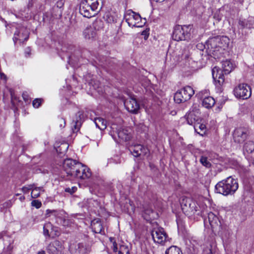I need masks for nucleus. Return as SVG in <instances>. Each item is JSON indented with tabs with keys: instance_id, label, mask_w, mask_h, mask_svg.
I'll list each match as a JSON object with an SVG mask.
<instances>
[{
	"instance_id": "9d476101",
	"label": "nucleus",
	"mask_w": 254,
	"mask_h": 254,
	"mask_svg": "<svg viewBox=\"0 0 254 254\" xmlns=\"http://www.w3.org/2000/svg\"><path fill=\"white\" fill-rule=\"evenodd\" d=\"M43 234L46 237L54 239L59 236L61 232L59 228L54 226L51 223L48 222L43 226Z\"/></svg>"
},
{
	"instance_id": "c9c22d12",
	"label": "nucleus",
	"mask_w": 254,
	"mask_h": 254,
	"mask_svg": "<svg viewBox=\"0 0 254 254\" xmlns=\"http://www.w3.org/2000/svg\"><path fill=\"white\" fill-rule=\"evenodd\" d=\"M200 163L207 168H210L211 167V163L208 161L207 158L204 156H201L200 160Z\"/></svg>"
},
{
	"instance_id": "864d4df0",
	"label": "nucleus",
	"mask_w": 254,
	"mask_h": 254,
	"mask_svg": "<svg viewBox=\"0 0 254 254\" xmlns=\"http://www.w3.org/2000/svg\"><path fill=\"white\" fill-rule=\"evenodd\" d=\"M0 79L5 80L6 79V75L2 72H0Z\"/></svg>"
},
{
	"instance_id": "58836bf2",
	"label": "nucleus",
	"mask_w": 254,
	"mask_h": 254,
	"mask_svg": "<svg viewBox=\"0 0 254 254\" xmlns=\"http://www.w3.org/2000/svg\"><path fill=\"white\" fill-rule=\"evenodd\" d=\"M43 101V100L41 98L35 99L33 101V103H32L33 107L35 108H39L41 106Z\"/></svg>"
},
{
	"instance_id": "cd10ccee",
	"label": "nucleus",
	"mask_w": 254,
	"mask_h": 254,
	"mask_svg": "<svg viewBox=\"0 0 254 254\" xmlns=\"http://www.w3.org/2000/svg\"><path fill=\"white\" fill-rule=\"evenodd\" d=\"M214 99L210 96L205 97L202 102V105L205 108L209 109L212 108L215 104Z\"/></svg>"
},
{
	"instance_id": "a211bd4d",
	"label": "nucleus",
	"mask_w": 254,
	"mask_h": 254,
	"mask_svg": "<svg viewBox=\"0 0 254 254\" xmlns=\"http://www.w3.org/2000/svg\"><path fill=\"white\" fill-rule=\"evenodd\" d=\"M130 12L132 14L129 15V17L125 18L126 21L128 23V25L132 27H141L142 25H137L138 21L141 20L140 15L132 11H131Z\"/></svg>"
},
{
	"instance_id": "c85d7f7f",
	"label": "nucleus",
	"mask_w": 254,
	"mask_h": 254,
	"mask_svg": "<svg viewBox=\"0 0 254 254\" xmlns=\"http://www.w3.org/2000/svg\"><path fill=\"white\" fill-rule=\"evenodd\" d=\"M254 151V142L252 141L249 140L245 143L243 147L244 154L246 155V153L248 154L252 153Z\"/></svg>"
},
{
	"instance_id": "bf43d9fd",
	"label": "nucleus",
	"mask_w": 254,
	"mask_h": 254,
	"mask_svg": "<svg viewBox=\"0 0 254 254\" xmlns=\"http://www.w3.org/2000/svg\"><path fill=\"white\" fill-rule=\"evenodd\" d=\"M37 254H46V253L44 251H41L39 252Z\"/></svg>"
},
{
	"instance_id": "9b49d317",
	"label": "nucleus",
	"mask_w": 254,
	"mask_h": 254,
	"mask_svg": "<svg viewBox=\"0 0 254 254\" xmlns=\"http://www.w3.org/2000/svg\"><path fill=\"white\" fill-rule=\"evenodd\" d=\"M208 219L212 230L214 233H219L222 230V224L219 218L213 212L208 214Z\"/></svg>"
},
{
	"instance_id": "13d9d810",
	"label": "nucleus",
	"mask_w": 254,
	"mask_h": 254,
	"mask_svg": "<svg viewBox=\"0 0 254 254\" xmlns=\"http://www.w3.org/2000/svg\"><path fill=\"white\" fill-rule=\"evenodd\" d=\"M54 211H55V210H51L48 209L46 211V212H47L46 213V215H48L50 212H54Z\"/></svg>"
},
{
	"instance_id": "37998d69",
	"label": "nucleus",
	"mask_w": 254,
	"mask_h": 254,
	"mask_svg": "<svg viewBox=\"0 0 254 254\" xmlns=\"http://www.w3.org/2000/svg\"><path fill=\"white\" fill-rule=\"evenodd\" d=\"M222 16L223 15L220 13V11H217L214 14L213 18L219 22L222 19Z\"/></svg>"
},
{
	"instance_id": "f03ea898",
	"label": "nucleus",
	"mask_w": 254,
	"mask_h": 254,
	"mask_svg": "<svg viewBox=\"0 0 254 254\" xmlns=\"http://www.w3.org/2000/svg\"><path fill=\"white\" fill-rule=\"evenodd\" d=\"M238 189L237 180L231 176L219 182L215 186V191L224 195L233 194Z\"/></svg>"
},
{
	"instance_id": "473e14b6",
	"label": "nucleus",
	"mask_w": 254,
	"mask_h": 254,
	"mask_svg": "<svg viewBox=\"0 0 254 254\" xmlns=\"http://www.w3.org/2000/svg\"><path fill=\"white\" fill-rule=\"evenodd\" d=\"M95 124L97 127L101 130H104L106 128V121L101 118H98L95 120Z\"/></svg>"
},
{
	"instance_id": "f704fd0d",
	"label": "nucleus",
	"mask_w": 254,
	"mask_h": 254,
	"mask_svg": "<svg viewBox=\"0 0 254 254\" xmlns=\"http://www.w3.org/2000/svg\"><path fill=\"white\" fill-rule=\"evenodd\" d=\"M91 26L97 31L104 27V22L100 19H96Z\"/></svg>"
},
{
	"instance_id": "4c0bfd02",
	"label": "nucleus",
	"mask_w": 254,
	"mask_h": 254,
	"mask_svg": "<svg viewBox=\"0 0 254 254\" xmlns=\"http://www.w3.org/2000/svg\"><path fill=\"white\" fill-rule=\"evenodd\" d=\"M68 148V145L67 143H62L57 149V152L60 153H64Z\"/></svg>"
},
{
	"instance_id": "4d7b16f0",
	"label": "nucleus",
	"mask_w": 254,
	"mask_h": 254,
	"mask_svg": "<svg viewBox=\"0 0 254 254\" xmlns=\"http://www.w3.org/2000/svg\"><path fill=\"white\" fill-rule=\"evenodd\" d=\"M113 251L115 252H117L118 250L117 244H116V242H114L113 243Z\"/></svg>"
},
{
	"instance_id": "7ed1b4c3",
	"label": "nucleus",
	"mask_w": 254,
	"mask_h": 254,
	"mask_svg": "<svg viewBox=\"0 0 254 254\" xmlns=\"http://www.w3.org/2000/svg\"><path fill=\"white\" fill-rule=\"evenodd\" d=\"M222 65V69L215 66L212 70V77L217 86H221L224 83V74L230 73L233 69V64L230 61H223Z\"/></svg>"
},
{
	"instance_id": "72a5a7b5",
	"label": "nucleus",
	"mask_w": 254,
	"mask_h": 254,
	"mask_svg": "<svg viewBox=\"0 0 254 254\" xmlns=\"http://www.w3.org/2000/svg\"><path fill=\"white\" fill-rule=\"evenodd\" d=\"M165 254H183V253L179 247L172 246L166 250Z\"/></svg>"
},
{
	"instance_id": "ddd939ff",
	"label": "nucleus",
	"mask_w": 254,
	"mask_h": 254,
	"mask_svg": "<svg viewBox=\"0 0 254 254\" xmlns=\"http://www.w3.org/2000/svg\"><path fill=\"white\" fill-rule=\"evenodd\" d=\"M69 250L72 254H86L89 248L83 243L75 242L70 245Z\"/></svg>"
},
{
	"instance_id": "f8f14e48",
	"label": "nucleus",
	"mask_w": 254,
	"mask_h": 254,
	"mask_svg": "<svg viewBox=\"0 0 254 254\" xmlns=\"http://www.w3.org/2000/svg\"><path fill=\"white\" fill-rule=\"evenodd\" d=\"M151 236L154 242L162 244L166 241L167 235L162 228H154L151 232Z\"/></svg>"
},
{
	"instance_id": "6ab92c4d",
	"label": "nucleus",
	"mask_w": 254,
	"mask_h": 254,
	"mask_svg": "<svg viewBox=\"0 0 254 254\" xmlns=\"http://www.w3.org/2000/svg\"><path fill=\"white\" fill-rule=\"evenodd\" d=\"M252 94L251 88L247 84H239V99L243 100L250 98Z\"/></svg>"
},
{
	"instance_id": "2eb2a0df",
	"label": "nucleus",
	"mask_w": 254,
	"mask_h": 254,
	"mask_svg": "<svg viewBox=\"0 0 254 254\" xmlns=\"http://www.w3.org/2000/svg\"><path fill=\"white\" fill-rule=\"evenodd\" d=\"M127 110L132 113L136 114L139 109V105L136 100L133 98L127 99L124 102Z\"/></svg>"
},
{
	"instance_id": "423d86ee",
	"label": "nucleus",
	"mask_w": 254,
	"mask_h": 254,
	"mask_svg": "<svg viewBox=\"0 0 254 254\" xmlns=\"http://www.w3.org/2000/svg\"><path fill=\"white\" fill-rule=\"evenodd\" d=\"M229 39L226 36L215 37L209 39L206 42V45L209 52L214 54V52L219 51V48L224 50L228 46Z\"/></svg>"
},
{
	"instance_id": "2f4dec72",
	"label": "nucleus",
	"mask_w": 254,
	"mask_h": 254,
	"mask_svg": "<svg viewBox=\"0 0 254 254\" xmlns=\"http://www.w3.org/2000/svg\"><path fill=\"white\" fill-rule=\"evenodd\" d=\"M154 212L152 208L149 207L144 208L143 217L146 220H149L151 218H154Z\"/></svg>"
},
{
	"instance_id": "49530a36",
	"label": "nucleus",
	"mask_w": 254,
	"mask_h": 254,
	"mask_svg": "<svg viewBox=\"0 0 254 254\" xmlns=\"http://www.w3.org/2000/svg\"><path fill=\"white\" fill-rule=\"evenodd\" d=\"M77 188L76 187H72L71 188H67L65 189V191L67 192H69L70 194H72L75 192Z\"/></svg>"
},
{
	"instance_id": "603ef678",
	"label": "nucleus",
	"mask_w": 254,
	"mask_h": 254,
	"mask_svg": "<svg viewBox=\"0 0 254 254\" xmlns=\"http://www.w3.org/2000/svg\"><path fill=\"white\" fill-rule=\"evenodd\" d=\"M22 97L24 99V100L26 102H28L29 100L28 96L27 94L25 93H23Z\"/></svg>"
},
{
	"instance_id": "0e129e2a",
	"label": "nucleus",
	"mask_w": 254,
	"mask_h": 254,
	"mask_svg": "<svg viewBox=\"0 0 254 254\" xmlns=\"http://www.w3.org/2000/svg\"><path fill=\"white\" fill-rule=\"evenodd\" d=\"M125 254H129V251L128 250V253H125Z\"/></svg>"
},
{
	"instance_id": "39448f33",
	"label": "nucleus",
	"mask_w": 254,
	"mask_h": 254,
	"mask_svg": "<svg viewBox=\"0 0 254 254\" xmlns=\"http://www.w3.org/2000/svg\"><path fill=\"white\" fill-rule=\"evenodd\" d=\"M192 25H178L175 26L172 34V38L177 41H189L192 37Z\"/></svg>"
},
{
	"instance_id": "052dcab7",
	"label": "nucleus",
	"mask_w": 254,
	"mask_h": 254,
	"mask_svg": "<svg viewBox=\"0 0 254 254\" xmlns=\"http://www.w3.org/2000/svg\"><path fill=\"white\" fill-rule=\"evenodd\" d=\"M1 254H10L8 252H3Z\"/></svg>"
},
{
	"instance_id": "6e6d98bb",
	"label": "nucleus",
	"mask_w": 254,
	"mask_h": 254,
	"mask_svg": "<svg viewBox=\"0 0 254 254\" xmlns=\"http://www.w3.org/2000/svg\"><path fill=\"white\" fill-rule=\"evenodd\" d=\"M217 156L218 155L215 153H211L209 156V157L212 159L217 158Z\"/></svg>"
},
{
	"instance_id": "a18cd8bd",
	"label": "nucleus",
	"mask_w": 254,
	"mask_h": 254,
	"mask_svg": "<svg viewBox=\"0 0 254 254\" xmlns=\"http://www.w3.org/2000/svg\"><path fill=\"white\" fill-rule=\"evenodd\" d=\"M106 20L109 23L114 22L115 21L114 17L109 14L106 15Z\"/></svg>"
},
{
	"instance_id": "7c9ffc66",
	"label": "nucleus",
	"mask_w": 254,
	"mask_h": 254,
	"mask_svg": "<svg viewBox=\"0 0 254 254\" xmlns=\"http://www.w3.org/2000/svg\"><path fill=\"white\" fill-rule=\"evenodd\" d=\"M194 128L198 134L203 136L206 132V126L203 124L197 123L194 125Z\"/></svg>"
},
{
	"instance_id": "4468645a",
	"label": "nucleus",
	"mask_w": 254,
	"mask_h": 254,
	"mask_svg": "<svg viewBox=\"0 0 254 254\" xmlns=\"http://www.w3.org/2000/svg\"><path fill=\"white\" fill-rule=\"evenodd\" d=\"M46 250L49 254H63L64 247L61 242L56 240L49 244Z\"/></svg>"
},
{
	"instance_id": "69168bd1",
	"label": "nucleus",
	"mask_w": 254,
	"mask_h": 254,
	"mask_svg": "<svg viewBox=\"0 0 254 254\" xmlns=\"http://www.w3.org/2000/svg\"><path fill=\"white\" fill-rule=\"evenodd\" d=\"M2 237V235L0 234V239Z\"/></svg>"
},
{
	"instance_id": "5fc2aeb1",
	"label": "nucleus",
	"mask_w": 254,
	"mask_h": 254,
	"mask_svg": "<svg viewBox=\"0 0 254 254\" xmlns=\"http://www.w3.org/2000/svg\"><path fill=\"white\" fill-rule=\"evenodd\" d=\"M149 167L150 169L154 171H155L157 170L156 167L153 164H150Z\"/></svg>"
},
{
	"instance_id": "20e7f679",
	"label": "nucleus",
	"mask_w": 254,
	"mask_h": 254,
	"mask_svg": "<svg viewBox=\"0 0 254 254\" xmlns=\"http://www.w3.org/2000/svg\"><path fill=\"white\" fill-rule=\"evenodd\" d=\"M98 0H82L80 3L79 12L84 17L90 18L99 11Z\"/></svg>"
},
{
	"instance_id": "3c124183",
	"label": "nucleus",
	"mask_w": 254,
	"mask_h": 254,
	"mask_svg": "<svg viewBox=\"0 0 254 254\" xmlns=\"http://www.w3.org/2000/svg\"><path fill=\"white\" fill-rule=\"evenodd\" d=\"M233 93H234V94L235 95V96L237 98H238V89H237V87L236 86L234 90H233Z\"/></svg>"
},
{
	"instance_id": "393cba45",
	"label": "nucleus",
	"mask_w": 254,
	"mask_h": 254,
	"mask_svg": "<svg viewBox=\"0 0 254 254\" xmlns=\"http://www.w3.org/2000/svg\"><path fill=\"white\" fill-rule=\"evenodd\" d=\"M81 204L82 207L92 209L93 207H95V205H98V202L93 199H84Z\"/></svg>"
},
{
	"instance_id": "f3484780",
	"label": "nucleus",
	"mask_w": 254,
	"mask_h": 254,
	"mask_svg": "<svg viewBox=\"0 0 254 254\" xmlns=\"http://www.w3.org/2000/svg\"><path fill=\"white\" fill-rule=\"evenodd\" d=\"M61 50L63 52L68 53L67 57L69 61L72 60L75 54L79 53V51L75 49L74 45L68 43L64 44L62 46Z\"/></svg>"
},
{
	"instance_id": "412c9836",
	"label": "nucleus",
	"mask_w": 254,
	"mask_h": 254,
	"mask_svg": "<svg viewBox=\"0 0 254 254\" xmlns=\"http://www.w3.org/2000/svg\"><path fill=\"white\" fill-rule=\"evenodd\" d=\"M199 113V110L196 107H192L189 111L187 115V120L189 125H192L196 124L195 121H197L198 117L196 114Z\"/></svg>"
},
{
	"instance_id": "e2e57ef3",
	"label": "nucleus",
	"mask_w": 254,
	"mask_h": 254,
	"mask_svg": "<svg viewBox=\"0 0 254 254\" xmlns=\"http://www.w3.org/2000/svg\"><path fill=\"white\" fill-rule=\"evenodd\" d=\"M7 203H4V204H3L4 206H7Z\"/></svg>"
},
{
	"instance_id": "c756f323",
	"label": "nucleus",
	"mask_w": 254,
	"mask_h": 254,
	"mask_svg": "<svg viewBox=\"0 0 254 254\" xmlns=\"http://www.w3.org/2000/svg\"><path fill=\"white\" fill-rule=\"evenodd\" d=\"M239 25L244 28H254V17H251L248 20L245 19L239 21Z\"/></svg>"
},
{
	"instance_id": "a19ab883",
	"label": "nucleus",
	"mask_w": 254,
	"mask_h": 254,
	"mask_svg": "<svg viewBox=\"0 0 254 254\" xmlns=\"http://www.w3.org/2000/svg\"><path fill=\"white\" fill-rule=\"evenodd\" d=\"M31 205L32 206L38 209L41 207L42 203L40 201L38 200H34L31 202Z\"/></svg>"
},
{
	"instance_id": "09e8293b",
	"label": "nucleus",
	"mask_w": 254,
	"mask_h": 254,
	"mask_svg": "<svg viewBox=\"0 0 254 254\" xmlns=\"http://www.w3.org/2000/svg\"><path fill=\"white\" fill-rule=\"evenodd\" d=\"M196 48L200 51H203V49L205 48V45H203L202 44H198L196 45Z\"/></svg>"
},
{
	"instance_id": "1a4fd4ad",
	"label": "nucleus",
	"mask_w": 254,
	"mask_h": 254,
	"mask_svg": "<svg viewBox=\"0 0 254 254\" xmlns=\"http://www.w3.org/2000/svg\"><path fill=\"white\" fill-rule=\"evenodd\" d=\"M29 32L26 27L21 24H17L14 33L13 40L15 44L19 42L22 43L29 38Z\"/></svg>"
},
{
	"instance_id": "dca6fc26",
	"label": "nucleus",
	"mask_w": 254,
	"mask_h": 254,
	"mask_svg": "<svg viewBox=\"0 0 254 254\" xmlns=\"http://www.w3.org/2000/svg\"><path fill=\"white\" fill-rule=\"evenodd\" d=\"M129 151L135 157H137L141 155H145L149 152L148 148L140 144H135L132 146H130L129 148Z\"/></svg>"
},
{
	"instance_id": "6e6552de",
	"label": "nucleus",
	"mask_w": 254,
	"mask_h": 254,
	"mask_svg": "<svg viewBox=\"0 0 254 254\" xmlns=\"http://www.w3.org/2000/svg\"><path fill=\"white\" fill-rule=\"evenodd\" d=\"M194 94L193 88L190 86H187L178 90L174 95V99L177 103L180 104L190 100Z\"/></svg>"
},
{
	"instance_id": "4be33fe9",
	"label": "nucleus",
	"mask_w": 254,
	"mask_h": 254,
	"mask_svg": "<svg viewBox=\"0 0 254 254\" xmlns=\"http://www.w3.org/2000/svg\"><path fill=\"white\" fill-rule=\"evenodd\" d=\"M92 231L95 233L103 234L104 233V229L99 218L94 219L91 223Z\"/></svg>"
},
{
	"instance_id": "aec40b11",
	"label": "nucleus",
	"mask_w": 254,
	"mask_h": 254,
	"mask_svg": "<svg viewBox=\"0 0 254 254\" xmlns=\"http://www.w3.org/2000/svg\"><path fill=\"white\" fill-rule=\"evenodd\" d=\"M84 116L83 111H79L76 114L75 119L73 120L72 129L73 131L79 130L82 122L84 121Z\"/></svg>"
},
{
	"instance_id": "79ce46f5",
	"label": "nucleus",
	"mask_w": 254,
	"mask_h": 254,
	"mask_svg": "<svg viewBox=\"0 0 254 254\" xmlns=\"http://www.w3.org/2000/svg\"><path fill=\"white\" fill-rule=\"evenodd\" d=\"M35 185L34 184L32 185H29L27 186H24L22 188V190L23 192L27 193L28 192V190H33V188L34 187Z\"/></svg>"
},
{
	"instance_id": "5701e85b",
	"label": "nucleus",
	"mask_w": 254,
	"mask_h": 254,
	"mask_svg": "<svg viewBox=\"0 0 254 254\" xmlns=\"http://www.w3.org/2000/svg\"><path fill=\"white\" fill-rule=\"evenodd\" d=\"M251 134V130L248 125L239 127V137L243 141L249 139Z\"/></svg>"
},
{
	"instance_id": "8fccbe9b",
	"label": "nucleus",
	"mask_w": 254,
	"mask_h": 254,
	"mask_svg": "<svg viewBox=\"0 0 254 254\" xmlns=\"http://www.w3.org/2000/svg\"><path fill=\"white\" fill-rule=\"evenodd\" d=\"M141 35L144 36L145 39H147L149 36V33L147 31L144 30L142 32Z\"/></svg>"
},
{
	"instance_id": "ea45409f",
	"label": "nucleus",
	"mask_w": 254,
	"mask_h": 254,
	"mask_svg": "<svg viewBox=\"0 0 254 254\" xmlns=\"http://www.w3.org/2000/svg\"><path fill=\"white\" fill-rule=\"evenodd\" d=\"M128 248L125 245H122L120 247L118 254H125V253H128Z\"/></svg>"
},
{
	"instance_id": "e433bc0d",
	"label": "nucleus",
	"mask_w": 254,
	"mask_h": 254,
	"mask_svg": "<svg viewBox=\"0 0 254 254\" xmlns=\"http://www.w3.org/2000/svg\"><path fill=\"white\" fill-rule=\"evenodd\" d=\"M42 189L40 187H34L31 192V197L34 198L38 197L40 196V191Z\"/></svg>"
},
{
	"instance_id": "338daca9",
	"label": "nucleus",
	"mask_w": 254,
	"mask_h": 254,
	"mask_svg": "<svg viewBox=\"0 0 254 254\" xmlns=\"http://www.w3.org/2000/svg\"><path fill=\"white\" fill-rule=\"evenodd\" d=\"M97 87H98V86H97ZM96 88V87H94V88Z\"/></svg>"
},
{
	"instance_id": "bb28decb",
	"label": "nucleus",
	"mask_w": 254,
	"mask_h": 254,
	"mask_svg": "<svg viewBox=\"0 0 254 254\" xmlns=\"http://www.w3.org/2000/svg\"><path fill=\"white\" fill-rule=\"evenodd\" d=\"M243 184L246 189L248 190L254 189V177L245 178Z\"/></svg>"
},
{
	"instance_id": "0eeeda50",
	"label": "nucleus",
	"mask_w": 254,
	"mask_h": 254,
	"mask_svg": "<svg viewBox=\"0 0 254 254\" xmlns=\"http://www.w3.org/2000/svg\"><path fill=\"white\" fill-rule=\"evenodd\" d=\"M180 203L183 211L187 216H191L197 211L196 203L191 198L183 196Z\"/></svg>"
},
{
	"instance_id": "c03bdc74",
	"label": "nucleus",
	"mask_w": 254,
	"mask_h": 254,
	"mask_svg": "<svg viewBox=\"0 0 254 254\" xmlns=\"http://www.w3.org/2000/svg\"><path fill=\"white\" fill-rule=\"evenodd\" d=\"M58 123L59 124V126L61 128H63L65 126V121L63 118H59Z\"/></svg>"
},
{
	"instance_id": "a878e982",
	"label": "nucleus",
	"mask_w": 254,
	"mask_h": 254,
	"mask_svg": "<svg viewBox=\"0 0 254 254\" xmlns=\"http://www.w3.org/2000/svg\"><path fill=\"white\" fill-rule=\"evenodd\" d=\"M117 134L119 138L123 141H127L130 138V135L127 129H120L118 130Z\"/></svg>"
},
{
	"instance_id": "680f3d73",
	"label": "nucleus",
	"mask_w": 254,
	"mask_h": 254,
	"mask_svg": "<svg viewBox=\"0 0 254 254\" xmlns=\"http://www.w3.org/2000/svg\"><path fill=\"white\" fill-rule=\"evenodd\" d=\"M32 3H30V2H29V3H28V6L29 7L30 6H32Z\"/></svg>"
},
{
	"instance_id": "f257e3e1",
	"label": "nucleus",
	"mask_w": 254,
	"mask_h": 254,
	"mask_svg": "<svg viewBox=\"0 0 254 254\" xmlns=\"http://www.w3.org/2000/svg\"><path fill=\"white\" fill-rule=\"evenodd\" d=\"M63 169L67 176L77 179H88L92 174L90 169L87 166L70 158L64 160Z\"/></svg>"
},
{
	"instance_id": "de8ad7c7",
	"label": "nucleus",
	"mask_w": 254,
	"mask_h": 254,
	"mask_svg": "<svg viewBox=\"0 0 254 254\" xmlns=\"http://www.w3.org/2000/svg\"><path fill=\"white\" fill-rule=\"evenodd\" d=\"M238 131L237 130V129H235L234 130V132L233 134V139L234 140V141L235 142H237V141L238 140V135H237V133H238Z\"/></svg>"
},
{
	"instance_id": "b1692460",
	"label": "nucleus",
	"mask_w": 254,
	"mask_h": 254,
	"mask_svg": "<svg viewBox=\"0 0 254 254\" xmlns=\"http://www.w3.org/2000/svg\"><path fill=\"white\" fill-rule=\"evenodd\" d=\"M97 34V31L90 25L87 26L83 31V35L85 39H92L94 38Z\"/></svg>"
}]
</instances>
